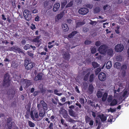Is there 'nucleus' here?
<instances>
[{"mask_svg":"<svg viewBox=\"0 0 129 129\" xmlns=\"http://www.w3.org/2000/svg\"><path fill=\"white\" fill-rule=\"evenodd\" d=\"M37 107L39 111V116L42 118L45 114V110L47 109V105L44 101H41L40 102V104H38Z\"/></svg>","mask_w":129,"mask_h":129,"instance_id":"nucleus-1","label":"nucleus"},{"mask_svg":"<svg viewBox=\"0 0 129 129\" xmlns=\"http://www.w3.org/2000/svg\"><path fill=\"white\" fill-rule=\"evenodd\" d=\"M30 117L33 120L36 121H39L41 119L39 117L38 112L36 110L31 111Z\"/></svg>","mask_w":129,"mask_h":129,"instance_id":"nucleus-2","label":"nucleus"},{"mask_svg":"<svg viewBox=\"0 0 129 129\" xmlns=\"http://www.w3.org/2000/svg\"><path fill=\"white\" fill-rule=\"evenodd\" d=\"M24 16L27 21L30 20L31 18V16L30 12L27 10H25L23 13Z\"/></svg>","mask_w":129,"mask_h":129,"instance_id":"nucleus-3","label":"nucleus"},{"mask_svg":"<svg viewBox=\"0 0 129 129\" xmlns=\"http://www.w3.org/2000/svg\"><path fill=\"white\" fill-rule=\"evenodd\" d=\"M107 50V47L105 45H103L100 46L98 48V51L101 54H105Z\"/></svg>","mask_w":129,"mask_h":129,"instance_id":"nucleus-4","label":"nucleus"},{"mask_svg":"<svg viewBox=\"0 0 129 129\" xmlns=\"http://www.w3.org/2000/svg\"><path fill=\"white\" fill-rule=\"evenodd\" d=\"M89 12V10L86 8H82L78 10V13L79 14L83 15H84L87 14Z\"/></svg>","mask_w":129,"mask_h":129,"instance_id":"nucleus-5","label":"nucleus"},{"mask_svg":"<svg viewBox=\"0 0 129 129\" xmlns=\"http://www.w3.org/2000/svg\"><path fill=\"white\" fill-rule=\"evenodd\" d=\"M124 49V46L121 44H118L116 45L115 48V49L117 52H121Z\"/></svg>","mask_w":129,"mask_h":129,"instance_id":"nucleus-6","label":"nucleus"},{"mask_svg":"<svg viewBox=\"0 0 129 129\" xmlns=\"http://www.w3.org/2000/svg\"><path fill=\"white\" fill-rule=\"evenodd\" d=\"M31 82L30 80L27 79H24L22 83L23 87L24 88L28 87L31 84Z\"/></svg>","mask_w":129,"mask_h":129,"instance_id":"nucleus-7","label":"nucleus"},{"mask_svg":"<svg viewBox=\"0 0 129 129\" xmlns=\"http://www.w3.org/2000/svg\"><path fill=\"white\" fill-rule=\"evenodd\" d=\"M99 79L101 81H103L106 79V76L105 73H100L98 75Z\"/></svg>","mask_w":129,"mask_h":129,"instance_id":"nucleus-8","label":"nucleus"},{"mask_svg":"<svg viewBox=\"0 0 129 129\" xmlns=\"http://www.w3.org/2000/svg\"><path fill=\"white\" fill-rule=\"evenodd\" d=\"M90 69H87L86 70L85 72H84L83 74H85L86 73L87 74L85 76L84 79L85 80H87L90 74Z\"/></svg>","mask_w":129,"mask_h":129,"instance_id":"nucleus-9","label":"nucleus"},{"mask_svg":"<svg viewBox=\"0 0 129 129\" xmlns=\"http://www.w3.org/2000/svg\"><path fill=\"white\" fill-rule=\"evenodd\" d=\"M60 113L62 114L63 117L66 119H67L68 117H69L68 115L67 111L65 109H62Z\"/></svg>","mask_w":129,"mask_h":129,"instance_id":"nucleus-10","label":"nucleus"},{"mask_svg":"<svg viewBox=\"0 0 129 129\" xmlns=\"http://www.w3.org/2000/svg\"><path fill=\"white\" fill-rule=\"evenodd\" d=\"M60 7V5L59 3H55V4H54L53 7V11L54 12H56L59 10Z\"/></svg>","mask_w":129,"mask_h":129,"instance_id":"nucleus-11","label":"nucleus"},{"mask_svg":"<svg viewBox=\"0 0 129 129\" xmlns=\"http://www.w3.org/2000/svg\"><path fill=\"white\" fill-rule=\"evenodd\" d=\"M127 68V66L126 65L124 64L122 65L121 68L122 71L121 75L122 76H124L125 75V70Z\"/></svg>","mask_w":129,"mask_h":129,"instance_id":"nucleus-12","label":"nucleus"},{"mask_svg":"<svg viewBox=\"0 0 129 129\" xmlns=\"http://www.w3.org/2000/svg\"><path fill=\"white\" fill-rule=\"evenodd\" d=\"M35 66V64L33 62L28 63L25 66V68L27 70H28L33 68Z\"/></svg>","mask_w":129,"mask_h":129,"instance_id":"nucleus-13","label":"nucleus"},{"mask_svg":"<svg viewBox=\"0 0 129 129\" xmlns=\"http://www.w3.org/2000/svg\"><path fill=\"white\" fill-rule=\"evenodd\" d=\"M99 117L100 118L102 121H104L107 120V117L104 114L99 115Z\"/></svg>","mask_w":129,"mask_h":129,"instance_id":"nucleus-14","label":"nucleus"},{"mask_svg":"<svg viewBox=\"0 0 129 129\" xmlns=\"http://www.w3.org/2000/svg\"><path fill=\"white\" fill-rule=\"evenodd\" d=\"M43 74L42 73H39L34 78V80L36 81L41 80Z\"/></svg>","mask_w":129,"mask_h":129,"instance_id":"nucleus-15","label":"nucleus"},{"mask_svg":"<svg viewBox=\"0 0 129 129\" xmlns=\"http://www.w3.org/2000/svg\"><path fill=\"white\" fill-rule=\"evenodd\" d=\"M62 13H60V14H58L56 16L55 21H57L61 19L63 15Z\"/></svg>","mask_w":129,"mask_h":129,"instance_id":"nucleus-16","label":"nucleus"},{"mask_svg":"<svg viewBox=\"0 0 129 129\" xmlns=\"http://www.w3.org/2000/svg\"><path fill=\"white\" fill-rule=\"evenodd\" d=\"M69 115L71 116L75 117L76 116V113L72 109H69L68 110Z\"/></svg>","mask_w":129,"mask_h":129,"instance_id":"nucleus-17","label":"nucleus"},{"mask_svg":"<svg viewBox=\"0 0 129 129\" xmlns=\"http://www.w3.org/2000/svg\"><path fill=\"white\" fill-rule=\"evenodd\" d=\"M4 82L5 84L8 82L9 81V76L8 74H6L4 78Z\"/></svg>","mask_w":129,"mask_h":129,"instance_id":"nucleus-18","label":"nucleus"},{"mask_svg":"<svg viewBox=\"0 0 129 129\" xmlns=\"http://www.w3.org/2000/svg\"><path fill=\"white\" fill-rule=\"evenodd\" d=\"M62 27L63 30L65 31H67L69 30V27L65 23L63 24H62Z\"/></svg>","mask_w":129,"mask_h":129,"instance_id":"nucleus-19","label":"nucleus"},{"mask_svg":"<svg viewBox=\"0 0 129 129\" xmlns=\"http://www.w3.org/2000/svg\"><path fill=\"white\" fill-rule=\"evenodd\" d=\"M93 89V85L92 84L89 85L88 87V91L89 92L90 94L92 93Z\"/></svg>","mask_w":129,"mask_h":129,"instance_id":"nucleus-20","label":"nucleus"},{"mask_svg":"<svg viewBox=\"0 0 129 129\" xmlns=\"http://www.w3.org/2000/svg\"><path fill=\"white\" fill-rule=\"evenodd\" d=\"M70 54L66 52L64 54L63 57L64 58L68 60L69 59L70 57Z\"/></svg>","mask_w":129,"mask_h":129,"instance_id":"nucleus-21","label":"nucleus"},{"mask_svg":"<svg viewBox=\"0 0 129 129\" xmlns=\"http://www.w3.org/2000/svg\"><path fill=\"white\" fill-rule=\"evenodd\" d=\"M112 66V64L111 61H108L106 64V67L107 69H109Z\"/></svg>","mask_w":129,"mask_h":129,"instance_id":"nucleus-22","label":"nucleus"},{"mask_svg":"<svg viewBox=\"0 0 129 129\" xmlns=\"http://www.w3.org/2000/svg\"><path fill=\"white\" fill-rule=\"evenodd\" d=\"M96 95L98 98H101L102 96L103 93L100 90H98Z\"/></svg>","mask_w":129,"mask_h":129,"instance_id":"nucleus-23","label":"nucleus"},{"mask_svg":"<svg viewBox=\"0 0 129 129\" xmlns=\"http://www.w3.org/2000/svg\"><path fill=\"white\" fill-rule=\"evenodd\" d=\"M86 122H88L89 125L90 126H92L93 124V121L92 120H90L89 118L86 119Z\"/></svg>","mask_w":129,"mask_h":129,"instance_id":"nucleus-24","label":"nucleus"},{"mask_svg":"<svg viewBox=\"0 0 129 129\" xmlns=\"http://www.w3.org/2000/svg\"><path fill=\"white\" fill-rule=\"evenodd\" d=\"M76 26L77 27L80 26L82 25H84L85 24L84 22H80L79 21H76Z\"/></svg>","mask_w":129,"mask_h":129,"instance_id":"nucleus-25","label":"nucleus"},{"mask_svg":"<svg viewBox=\"0 0 129 129\" xmlns=\"http://www.w3.org/2000/svg\"><path fill=\"white\" fill-rule=\"evenodd\" d=\"M117 100L116 99H114L111 101L110 105L111 106H114L116 105L117 104Z\"/></svg>","mask_w":129,"mask_h":129,"instance_id":"nucleus-26","label":"nucleus"},{"mask_svg":"<svg viewBox=\"0 0 129 129\" xmlns=\"http://www.w3.org/2000/svg\"><path fill=\"white\" fill-rule=\"evenodd\" d=\"M121 64L119 62H116L114 65L115 67L117 69H119L121 67Z\"/></svg>","mask_w":129,"mask_h":129,"instance_id":"nucleus-27","label":"nucleus"},{"mask_svg":"<svg viewBox=\"0 0 129 129\" xmlns=\"http://www.w3.org/2000/svg\"><path fill=\"white\" fill-rule=\"evenodd\" d=\"M66 120L70 122H71L73 123H74L76 121H75L72 118H71L70 117H68V118L67 119H66Z\"/></svg>","mask_w":129,"mask_h":129,"instance_id":"nucleus-28","label":"nucleus"},{"mask_svg":"<svg viewBox=\"0 0 129 129\" xmlns=\"http://www.w3.org/2000/svg\"><path fill=\"white\" fill-rule=\"evenodd\" d=\"M40 38V36H37L33 40V41L36 43H38L39 42V39Z\"/></svg>","mask_w":129,"mask_h":129,"instance_id":"nucleus-29","label":"nucleus"},{"mask_svg":"<svg viewBox=\"0 0 129 129\" xmlns=\"http://www.w3.org/2000/svg\"><path fill=\"white\" fill-rule=\"evenodd\" d=\"M77 33V32L76 31L73 32L72 33L69 35L68 37L69 38H71L75 35Z\"/></svg>","mask_w":129,"mask_h":129,"instance_id":"nucleus-30","label":"nucleus"},{"mask_svg":"<svg viewBox=\"0 0 129 129\" xmlns=\"http://www.w3.org/2000/svg\"><path fill=\"white\" fill-rule=\"evenodd\" d=\"M108 112H110L111 113H113L116 111V109L115 108H110L109 109H108L107 110Z\"/></svg>","mask_w":129,"mask_h":129,"instance_id":"nucleus-31","label":"nucleus"},{"mask_svg":"<svg viewBox=\"0 0 129 129\" xmlns=\"http://www.w3.org/2000/svg\"><path fill=\"white\" fill-rule=\"evenodd\" d=\"M12 122H8L7 123V129H11L12 126Z\"/></svg>","mask_w":129,"mask_h":129,"instance_id":"nucleus-32","label":"nucleus"},{"mask_svg":"<svg viewBox=\"0 0 129 129\" xmlns=\"http://www.w3.org/2000/svg\"><path fill=\"white\" fill-rule=\"evenodd\" d=\"M107 95H108L107 93H105L103 94V97L102 98V100L104 101H105Z\"/></svg>","mask_w":129,"mask_h":129,"instance_id":"nucleus-33","label":"nucleus"},{"mask_svg":"<svg viewBox=\"0 0 129 129\" xmlns=\"http://www.w3.org/2000/svg\"><path fill=\"white\" fill-rule=\"evenodd\" d=\"M28 124L29 126L31 127H34L35 125V124L34 123L30 121H28Z\"/></svg>","mask_w":129,"mask_h":129,"instance_id":"nucleus-34","label":"nucleus"},{"mask_svg":"<svg viewBox=\"0 0 129 129\" xmlns=\"http://www.w3.org/2000/svg\"><path fill=\"white\" fill-rule=\"evenodd\" d=\"M108 55H113V52L112 49H110L108 50Z\"/></svg>","mask_w":129,"mask_h":129,"instance_id":"nucleus-35","label":"nucleus"},{"mask_svg":"<svg viewBox=\"0 0 129 129\" xmlns=\"http://www.w3.org/2000/svg\"><path fill=\"white\" fill-rule=\"evenodd\" d=\"M100 9L99 7L95 8L94 10V12L95 13H98L100 12Z\"/></svg>","mask_w":129,"mask_h":129,"instance_id":"nucleus-36","label":"nucleus"},{"mask_svg":"<svg viewBox=\"0 0 129 129\" xmlns=\"http://www.w3.org/2000/svg\"><path fill=\"white\" fill-rule=\"evenodd\" d=\"M92 66L94 68H97L99 67V64L95 62H92Z\"/></svg>","mask_w":129,"mask_h":129,"instance_id":"nucleus-37","label":"nucleus"},{"mask_svg":"<svg viewBox=\"0 0 129 129\" xmlns=\"http://www.w3.org/2000/svg\"><path fill=\"white\" fill-rule=\"evenodd\" d=\"M91 52L92 53H95L96 51V48L95 47H92L91 48Z\"/></svg>","mask_w":129,"mask_h":129,"instance_id":"nucleus-38","label":"nucleus"},{"mask_svg":"<svg viewBox=\"0 0 129 129\" xmlns=\"http://www.w3.org/2000/svg\"><path fill=\"white\" fill-rule=\"evenodd\" d=\"M17 47L13 46V47H11L10 48V50L11 51H13L15 52H16V49Z\"/></svg>","mask_w":129,"mask_h":129,"instance_id":"nucleus-39","label":"nucleus"},{"mask_svg":"<svg viewBox=\"0 0 129 129\" xmlns=\"http://www.w3.org/2000/svg\"><path fill=\"white\" fill-rule=\"evenodd\" d=\"M30 46L29 44H26L24 47V49L26 50L29 48Z\"/></svg>","mask_w":129,"mask_h":129,"instance_id":"nucleus-40","label":"nucleus"},{"mask_svg":"<svg viewBox=\"0 0 129 129\" xmlns=\"http://www.w3.org/2000/svg\"><path fill=\"white\" fill-rule=\"evenodd\" d=\"M112 96L111 95H109L108 98V102H111L112 101Z\"/></svg>","mask_w":129,"mask_h":129,"instance_id":"nucleus-41","label":"nucleus"},{"mask_svg":"<svg viewBox=\"0 0 129 129\" xmlns=\"http://www.w3.org/2000/svg\"><path fill=\"white\" fill-rule=\"evenodd\" d=\"M101 71V69L100 68H99L97 69L95 71V73L96 75H97L98 73Z\"/></svg>","mask_w":129,"mask_h":129,"instance_id":"nucleus-42","label":"nucleus"},{"mask_svg":"<svg viewBox=\"0 0 129 129\" xmlns=\"http://www.w3.org/2000/svg\"><path fill=\"white\" fill-rule=\"evenodd\" d=\"M67 3V2L66 1H64V2H62L61 4V8H63L65 6Z\"/></svg>","mask_w":129,"mask_h":129,"instance_id":"nucleus-43","label":"nucleus"},{"mask_svg":"<svg viewBox=\"0 0 129 129\" xmlns=\"http://www.w3.org/2000/svg\"><path fill=\"white\" fill-rule=\"evenodd\" d=\"M110 8V6H109L106 5L103 8L104 10H108Z\"/></svg>","mask_w":129,"mask_h":129,"instance_id":"nucleus-44","label":"nucleus"},{"mask_svg":"<svg viewBox=\"0 0 129 129\" xmlns=\"http://www.w3.org/2000/svg\"><path fill=\"white\" fill-rule=\"evenodd\" d=\"M100 53H97L95 54V56H98L97 57H96V58H97L98 59H99L101 58V56L100 55Z\"/></svg>","mask_w":129,"mask_h":129,"instance_id":"nucleus-45","label":"nucleus"},{"mask_svg":"<svg viewBox=\"0 0 129 129\" xmlns=\"http://www.w3.org/2000/svg\"><path fill=\"white\" fill-rule=\"evenodd\" d=\"M113 119V116H109V118L108 119V121L109 122H111L112 121Z\"/></svg>","mask_w":129,"mask_h":129,"instance_id":"nucleus-46","label":"nucleus"},{"mask_svg":"<svg viewBox=\"0 0 129 129\" xmlns=\"http://www.w3.org/2000/svg\"><path fill=\"white\" fill-rule=\"evenodd\" d=\"M120 27L118 26H117L116 28L115 31L116 33L117 34H119L120 32L119 31V29Z\"/></svg>","mask_w":129,"mask_h":129,"instance_id":"nucleus-47","label":"nucleus"},{"mask_svg":"<svg viewBox=\"0 0 129 129\" xmlns=\"http://www.w3.org/2000/svg\"><path fill=\"white\" fill-rule=\"evenodd\" d=\"M73 4V2L71 1L66 6V8L68 7H71Z\"/></svg>","mask_w":129,"mask_h":129,"instance_id":"nucleus-48","label":"nucleus"},{"mask_svg":"<svg viewBox=\"0 0 129 129\" xmlns=\"http://www.w3.org/2000/svg\"><path fill=\"white\" fill-rule=\"evenodd\" d=\"M30 27L33 30H34V29L36 28L35 25L33 24H31Z\"/></svg>","mask_w":129,"mask_h":129,"instance_id":"nucleus-49","label":"nucleus"},{"mask_svg":"<svg viewBox=\"0 0 129 129\" xmlns=\"http://www.w3.org/2000/svg\"><path fill=\"white\" fill-rule=\"evenodd\" d=\"M86 7L90 9H92L93 7L92 5L90 4H87L86 5Z\"/></svg>","mask_w":129,"mask_h":129,"instance_id":"nucleus-50","label":"nucleus"},{"mask_svg":"<svg viewBox=\"0 0 129 129\" xmlns=\"http://www.w3.org/2000/svg\"><path fill=\"white\" fill-rule=\"evenodd\" d=\"M58 91L57 90H55L54 91V92L55 94L57 95L58 96H60L61 95H62V94L61 93H58Z\"/></svg>","mask_w":129,"mask_h":129,"instance_id":"nucleus-51","label":"nucleus"},{"mask_svg":"<svg viewBox=\"0 0 129 129\" xmlns=\"http://www.w3.org/2000/svg\"><path fill=\"white\" fill-rule=\"evenodd\" d=\"M94 79V75L93 74H91L90 77V81H92Z\"/></svg>","mask_w":129,"mask_h":129,"instance_id":"nucleus-52","label":"nucleus"},{"mask_svg":"<svg viewBox=\"0 0 129 129\" xmlns=\"http://www.w3.org/2000/svg\"><path fill=\"white\" fill-rule=\"evenodd\" d=\"M80 102L81 104H84V99L82 98H80Z\"/></svg>","mask_w":129,"mask_h":129,"instance_id":"nucleus-53","label":"nucleus"},{"mask_svg":"<svg viewBox=\"0 0 129 129\" xmlns=\"http://www.w3.org/2000/svg\"><path fill=\"white\" fill-rule=\"evenodd\" d=\"M48 3V2L47 1H45L44 2L43 5L44 7H46L47 6Z\"/></svg>","mask_w":129,"mask_h":129,"instance_id":"nucleus-54","label":"nucleus"},{"mask_svg":"<svg viewBox=\"0 0 129 129\" xmlns=\"http://www.w3.org/2000/svg\"><path fill=\"white\" fill-rule=\"evenodd\" d=\"M91 43V42L90 41H88V40H86L84 42V43L86 45L89 44Z\"/></svg>","mask_w":129,"mask_h":129,"instance_id":"nucleus-55","label":"nucleus"},{"mask_svg":"<svg viewBox=\"0 0 129 129\" xmlns=\"http://www.w3.org/2000/svg\"><path fill=\"white\" fill-rule=\"evenodd\" d=\"M53 123H51L49 126V128L50 129H53Z\"/></svg>","mask_w":129,"mask_h":129,"instance_id":"nucleus-56","label":"nucleus"},{"mask_svg":"<svg viewBox=\"0 0 129 129\" xmlns=\"http://www.w3.org/2000/svg\"><path fill=\"white\" fill-rule=\"evenodd\" d=\"M18 52L19 53H20L21 52V53H22L23 52L21 51V49L17 47V49H16V52Z\"/></svg>","mask_w":129,"mask_h":129,"instance_id":"nucleus-57","label":"nucleus"},{"mask_svg":"<svg viewBox=\"0 0 129 129\" xmlns=\"http://www.w3.org/2000/svg\"><path fill=\"white\" fill-rule=\"evenodd\" d=\"M121 89V88L120 87H119L118 88V89L117 90V91L116 90H114V92L115 94H116V93L117 92V91L118 92H120V89ZM115 94L114 95V96H115Z\"/></svg>","mask_w":129,"mask_h":129,"instance_id":"nucleus-58","label":"nucleus"},{"mask_svg":"<svg viewBox=\"0 0 129 129\" xmlns=\"http://www.w3.org/2000/svg\"><path fill=\"white\" fill-rule=\"evenodd\" d=\"M12 65L14 68H16L18 66V64L15 63V62H13Z\"/></svg>","mask_w":129,"mask_h":129,"instance_id":"nucleus-59","label":"nucleus"},{"mask_svg":"<svg viewBox=\"0 0 129 129\" xmlns=\"http://www.w3.org/2000/svg\"><path fill=\"white\" fill-rule=\"evenodd\" d=\"M95 44L97 46H99L101 44V42L100 41H98L96 42Z\"/></svg>","mask_w":129,"mask_h":129,"instance_id":"nucleus-60","label":"nucleus"},{"mask_svg":"<svg viewBox=\"0 0 129 129\" xmlns=\"http://www.w3.org/2000/svg\"><path fill=\"white\" fill-rule=\"evenodd\" d=\"M116 59L117 61H120L121 60V57L120 56H118L116 57Z\"/></svg>","mask_w":129,"mask_h":129,"instance_id":"nucleus-61","label":"nucleus"},{"mask_svg":"<svg viewBox=\"0 0 129 129\" xmlns=\"http://www.w3.org/2000/svg\"><path fill=\"white\" fill-rule=\"evenodd\" d=\"M90 23V24L92 25H95L96 24V22L95 21H91Z\"/></svg>","mask_w":129,"mask_h":129,"instance_id":"nucleus-62","label":"nucleus"},{"mask_svg":"<svg viewBox=\"0 0 129 129\" xmlns=\"http://www.w3.org/2000/svg\"><path fill=\"white\" fill-rule=\"evenodd\" d=\"M127 91L126 90L124 91L123 92V94L122 95V97H125L127 94Z\"/></svg>","mask_w":129,"mask_h":129,"instance_id":"nucleus-63","label":"nucleus"},{"mask_svg":"<svg viewBox=\"0 0 129 129\" xmlns=\"http://www.w3.org/2000/svg\"><path fill=\"white\" fill-rule=\"evenodd\" d=\"M14 94H15V92L13 91L12 93H11V94H10L9 95V96L10 97L13 98L14 96Z\"/></svg>","mask_w":129,"mask_h":129,"instance_id":"nucleus-64","label":"nucleus"}]
</instances>
